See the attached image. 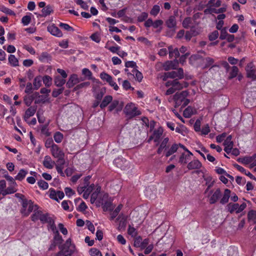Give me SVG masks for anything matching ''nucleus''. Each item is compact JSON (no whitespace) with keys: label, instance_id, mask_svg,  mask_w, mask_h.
I'll use <instances>...</instances> for the list:
<instances>
[{"label":"nucleus","instance_id":"f257e3e1","mask_svg":"<svg viewBox=\"0 0 256 256\" xmlns=\"http://www.w3.org/2000/svg\"><path fill=\"white\" fill-rule=\"evenodd\" d=\"M22 205L20 212L24 216H28L31 212H35L38 209V206L36 204H34L32 200L26 199L22 200Z\"/></svg>","mask_w":256,"mask_h":256},{"label":"nucleus","instance_id":"f03ea898","mask_svg":"<svg viewBox=\"0 0 256 256\" xmlns=\"http://www.w3.org/2000/svg\"><path fill=\"white\" fill-rule=\"evenodd\" d=\"M166 87L170 86L166 92V95L172 94L176 90H181L186 86L184 84L180 83L177 79L168 81L166 83Z\"/></svg>","mask_w":256,"mask_h":256},{"label":"nucleus","instance_id":"7ed1b4c3","mask_svg":"<svg viewBox=\"0 0 256 256\" xmlns=\"http://www.w3.org/2000/svg\"><path fill=\"white\" fill-rule=\"evenodd\" d=\"M31 219L33 222L40 220L42 223L51 222V218L48 216V214H44L42 212L37 209L31 216Z\"/></svg>","mask_w":256,"mask_h":256},{"label":"nucleus","instance_id":"20e7f679","mask_svg":"<svg viewBox=\"0 0 256 256\" xmlns=\"http://www.w3.org/2000/svg\"><path fill=\"white\" fill-rule=\"evenodd\" d=\"M124 112L130 118H133L141 114L140 112L133 103L127 104L124 108Z\"/></svg>","mask_w":256,"mask_h":256},{"label":"nucleus","instance_id":"39448f33","mask_svg":"<svg viewBox=\"0 0 256 256\" xmlns=\"http://www.w3.org/2000/svg\"><path fill=\"white\" fill-rule=\"evenodd\" d=\"M238 160L244 165L250 164V168H252L256 166V154H254L252 156H246L239 158Z\"/></svg>","mask_w":256,"mask_h":256},{"label":"nucleus","instance_id":"423d86ee","mask_svg":"<svg viewBox=\"0 0 256 256\" xmlns=\"http://www.w3.org/2000/svg\"><path fill=\"white\" fill-rule=\"evenodd\" d=\"M246 206V204L244 202H243L240 205L238 203H230L228 205V209L230 212L231 214L233 213L234 212H236V214H238L244 210Z\"/></svg>","mask_w":256,"mask_h":256},{"label":"nucleus","instance_id":"0eeeda50","mask_svg":"<svg viewBox=\"0 0 256 256\" xmlns=\"http://www.w3.org/2000/svg\"><path fill=\"white\" fill-rule=\"evenodd\" d=\"M183 70L180 68L178 71H172L165 72L163 80H166L168 78H182L183 77Z\"/></svg>","mask_w":256,"mask_h":256},{"label":"nucleus","instance_id":"6e6552de","mask_svg":"<svg viewBox=\"0 0 256 256\" xmlns=\"http://www.w3.org/2000/svg\"><path fill=\"white\" fill-rule=\"evenodd\" d=\"M188 93L186 91H183L180 93H176L174 96V100L175 102V106L177 107L182 105L184 98L187 96Z\"/></svg>","mask_w":256,"mask_h":256},{"label":"nucleus","instance_id":"1a4fd4ad","mask_svg":"<svg viewBox=\"0 0 256 256\" xmlns=\"http://www.w3.org/2000/svg\"><path fill=\"white\" fill-rule=\"evenodd\" d=\"M51 152L52 156L55 158H58L59 161H60L64 156L62 151L56 144H52Z\"/></svg>","mask_w":256,"mask_h":256},{"label":"nucleus","instance_id":"9d476101","mask_svg":"<svg viewBox=\"0 0 256 256\" xmlns=\"http://www.w3.org/2000/svg\"><path fill=\"white\" fill-rule=\"evenodd\" d=\"M66 253L69 256L72 254L75 251V246L72 243L70 238H68L66 240L65 244L63 246H62Z\"/></svg>","mask_w":256,"mask_h":256},{"label":"nucleus","instance_id":"9b49d317","mask_svg":"<svg viewBox=\"0 0 256 256\" xmlns=\"http://www.w3.org/2000/svg\"><path fill=\"white\" fill-rule=\"evenodd\" d=\"M49 196L50 198L58 202V200H62L64 197V193L62 191H56L54 188L49 190Z\"/></svg>","mask_w":256,"mask_h":256},{"label":"nucleus","instance_id":"f8f14e48","mask_svg":"<svg viewBox=\"0 0 256 256\" xmlns=\"http://www.w3.org/2000/svg\"><path fill=\"white\" fill-rule=\"evenodd\" d=\"M6 182L5 180H0V194L3 196L6 195L8 194H12L16 192V190L14 188H6Z\"/></svg>","mask_w":256,"mask_h":256},{"label":"nucleus","instance_id":"ddd939ff","mask_svg":"<svg viewBox=\"0 0 256 256\" xmlns=\"http://www.w3.org/2000/svg\"><path fill=\"white\" fill-rule=\"evenodd\" d=\"M47 30L48 32L54 36L58 38L62 36V33L61 30L54 24L49 25L47 28Z\"/></svg>","mask_w":256,"mask_h":256},{"label":"nucleus","instance_id":"4468645a","mask_svg":"<svg viewBox=\"0 0 256 256\" xmlns=\"http://www.w3.org/2000/svg\"><path fill=\"white\" fill-rule=\"evenodd\" d=\"M246 70L248 78H251L253 80L256 79V71L252 64H248L246 67Z\"/></svg>","mask_w":256,"mask_h":256},{"label":"nucleus","instance_id":"2eb2a0df","mask_svg":"<svg viewBox=\"0 0 256 256\" xmlns=\"http://www.w3.org/2000/svg\"><path fill=\"white\" fill-rule=\"evenodd\" d=\"M232 137L231 136H228L224 140V150L228 154H229L233 148L234 143L232 140Z\"/></svg>","mask_w":256,"mask_h":256},{"label":"nucleus","instance_id":"dca6fc26","mask_svg":"<svg viewBox=\"0 0 256 256\" xmlns=\"http://www.w3.org/2000/svg\"><path fill=\"white\" fill-rule=\"evenodd\" d=\"M193 156L192 152L182 153L179 158V162L181 164H188V162L191 160V157Z\"/></svg>","mask_w":256,"mask_h":256},{"label":"nucleus","instance_id":"f3484780","mask_svg":"<svg viewBox=\"0 0 256 256\" xmlns=\"http://www.w3.org/2000/svg\"><path fill=\"white\" fill-rule=\"evenodd\" d=\"M202 166V163L197 159H194L188 164L187 168L189 170L200 169Z\"/></svg>","mask_w":256,"mask_h":256},{"label":"nucleus","instance_id":"a211bd4d","mask_svg":"<svg viewBox=\"0 0 256 256\" xmlns=\"http://www.w3.org/2000/svg\"><path fill=\"white\" fill-rule=\"evenodd\" d=\"M222 195L221 192L220 188H217L215 191L212 192V196L210 197L209 202L210 204L216 203L220 198Z\"/></svg>","mask_w":256,"mask_h":256},{"label":"nucleus","instance_id":"6ab92c4d","mask_svg":"<svg viewBox=\"0 0 256 256\" xmlns=\"http://www.w3.org/2000/svg\"><path fill=\"white\" fill-rule=\"evenodd\" d=\"M42 164L46 168L52 169L55 165V162L52 160L49 156H46L44 158Z\"/></svg>","mask_w":256,"mask_h":256},{"label":"nucleus","instance_id":"aec40b11","mask_svg":"<svg viewBox=\"0 0 256 256\" xmlns=\"http://www.w3.org/2000/svg\"><path fill=\"white\" fill-rule=\"evenodd\" d=\"M80 82L78 76L76 74H73L70 76L68 81L66 82V86L68 88L73 87L75 84L78 83Z\"/></svg>","mask_w":256,"mask_h":256},{"label":"nucleus","instance_id":"412c9836","mask_svg":"<svg viewBox=\"0 0 256 256\" xmlns=\"http://www.w3.org/2000/svg\"><path fill=\"white\" fill-rule=\"evenodd\" d=\"M169 56L170 58H174L176 60L180 56V52L178 48H174L172 46H170L168 47Z\"/></svg>","mask_w":256,"mask_h":256},{"label":"nucleus","instance_id":"4be33fe9","mask_svg":"<svg viewBox=\"0 0 256 256\" xmlns=\"http://www.w3.org/2000/svg\"><path fill=\"white\" fill-rule=\"evenodd\" d=\"M178 148V144H172L170 147L168 148H166V152L165 153V156L166 157H168L172 155L173 154L176 152Z\"/></svg>","mask_w":256,"mask_h":256},{"label":"nucleus","instance_id":"5701e85b","mask_svg":"<svg viewBox=\"0 0 256 256\" xmlns=\"http://www.w3.org/2000/svg\"><path fill=\"white\" fill-rule=\"evenodd\" d=\"M166 26L170 28H172L173 30H175L176 22V18L174 16H170L166 22Z\"/></svg>","mask_w":256,"mask_h":256},{"label":"nucleus","instance_id":"b1692460","mask_svg":"<svg viewBox=\"0 0 256 256\" xmlns=\"http://www.w3.org/2000/svg\"><path fill=\"white\" fill-rule=\"evenodd\" d=\"M230 194L231 191L228 188L225 189L222 198L220 200V203L222 204L227 203L230 196Z\"/></svg>","mask_w":256,"mask_h":256},{"label":"nucleus","instance_id":"393cba45","mask_svg":"<svg viewBox=\"0 0 256 256\" xmlns=\"http://www.w3.org/2000/svg\"><path fill=\"white\" fill-rule=\"evenodd\" d=\"M112 100V96L110 95L106 96L102 99L100 104V108L102 109L105 108L107 106Z\"/></svg>","mask_w":256,"mask_h":256},{"label":"nucleus","instance_id":"a878e982","mask_svg":"<svg viewBox=\"0 0 256 256\" xmlns=\"http://www.w3.org/2000/svg\"><path fill=\"white\" fill-rule=\"evenodd\" d=\"M168 141L169 138H166L162 140L157 150L158 154H160L163 150H164L165 152H166V148H168L167 146V144H168Z\"/></svg>","mask_w":256,"mask_h":256},{"label":"nucleus","instance_id":"bb28decb","mask_svg":"<svg viewBox=\"0 0 256 256\" xmlns=\"http://www.w3.org/2000/svg\"><path fill=\"white\" fill-rule=\"evenodd\" d=\"M178 64V60H177L174 61H168L164 64V69L166 70H168L170 69H175Z\"/></svg>","mask_w":256,"mask_h":256},{"label":"nucleus","instance_id":"cd10ccee","mask_svg":"<svg viewBox=\"0 0 256 256\" xmlns=\"http://www.w3.org/2000/svg\"><path fill=\"white\" fill-rule=\"evenodd\" d=\"M38 58L42 62H48L51 60L50 56L46 52H42Z\"/></svg>","mask_w":256,"mask_h":256},{"label":"nucleus","instance_id":"c85d7f7f","mask_svg":"<svg viewBox=\"0 0 256 256\" xmlns=\"http://www.w3.org/2000/svg\"><path fill=\"white\" fill-rule=\"evenodd\" d=\"M36 112V108L35 106L30 107L25 112L24 118L28 119L30 117L33 116Z\"/></svg>","mask_w":256,"mask_h":256},{"label":"nucleus","instance_id":"c756f323","mask_svg":"<svg viewBox=\"0 0 256 256\" xmlns=\"http://www.w3.org/2000/svg\"><path fill=\"white\" fill-rule=\"evenodd\" d=\"M28 174V171L24 169H21L15 177V180L22 181L26 177V175Z\"/></svg>","mask_w":256,"mask_h":256},{"label":"nucleus","instance_id":"7c9ffc66","mask_svg":"<svg viewBox=\"0 0 256 256\" xmlns=\"http://www.w3.org/2000/svg\"><path fill=\"white\" fill-rule=\"evenodd\" d=\"M162 132L163 130L162 128H158L154 132L152 136V138L154 139L155 142H156L160 139L162 134Z\"/></svg>","mask_w":256,"mask_h":256},{"label":"nucleus","instance_id":"2f4dec72","mask_svg":"<svg viewBox=\"0 0 256 256\" xmlns=\"http://www.w3.org/2000/svg\"><path fill=\"white\" fill-rule=\"evenodd\" d=\"M10 64L12 66H18V60L14 55L10 54L8 58Z\"/></svg>","mask_w":256,"mask_h":256},{"label":"nucleus","instance_id":"473e14b6","mask_svg":"<svg viewBox=\"0 0 256 256\" xmlns=\"http://www.w3.org/2000/svg\"><path fill=\"white\" fill-rule=\"evenodd\" d=\"M94 184H92L89 186H88L85 189L84 192L83 194V198L84 199H88L89 197L90 194L94 189Z\"/></svg>","mask_w":256,"mask_h":256},{"label":"nucleus","instance_id":"72a5a7b5","mask_svg":"<svg viewBox=\"0 0 256 256\" xmlns=\"http://www.w3.org/2000/svg\"><path fill=\"white\" fill-rule=\"evenodd\" d=\"M42 78L40 76H36L34 80V89L38 90L42 86Z\"/></svg>","mask_w":256,"mask_h":256},{"label":"nucleus","instance_id":"f704fd0d","mask_svg":"<svg viewBox=\"0 0 256 256\" xmlns=\"http://www.w3.org/2000/svg\"><path fill=\"white\" fill-rule=\"evenodd\" d=\"M198 34V32H194L193 28H191L190 31L186 32L184 37L186 40H190L192 36H196Z\"/></svg>","mask_w":256,"mask_h":256},{"label":"nucleus","instance_id":"c9c22d12","mask_svg":"<svg viewBox=\"0 0 256 256\" xmlns=\"http://www.w3.org/2000/svg\"><path fill=\"white\" fill-rule=\"evenodd\" d=\"M122 208V204H120L110 214V220H113L118 214L119 212L121 210Z\"/></svg>","mask_w":256,"mask_h":256},{"label":"nucleus","instance_id":"e433bc0d","mask_svg":"<svg viewBox=\"0 0 256 256\" xmlns=\"http://www.w3.org/2000/svg\"><path fill=\"white\" fill-rule=\"evenodd\" d=\"M66 83V80L60 76H56L54 78V84L57 86H62Z\"/></svg>","mask_w":256,"mask_h":256},{"label":"nucleus","instance_id":"4c0bfd02","mask_svg":"<svg viewBox=\"0 0 256 256\" xmlns=\"http://www.w3.org/2000/svg\"><path fill=\"white\" fill-rule=\"evenodd\" d=\"M175 130L176 132L180 134L183 136H185L187 132L186 127L182 124H180L178 127H176Z\"/></svg>","mask_w":256,"mask_h":256},{"label":"nucleus","instance_id":"58836bf2","mask_svg":"<svg viewBox=\"0 0 256 256\" xmlns=\"http://www.w3.org/2000/svg\"><path fill=\"white\" fill-rule=\"evenodd\" d=\"M52 12H53L52 8L50 6H47L42 10V15L44 16L50 15Z\"/></svg>","mask_w":256,"mask_h":256},{"label":"nucleus","instance_id":"ea45409f","mask_svg":"<svg viewBox=\"0 0 256 256\" xmlns=\"http://www.w3.org/2000/svg\"><path fill=\"white\" fill-rule=\"evenodd\" d=\"M54 138L56 143H60L64 138V136L60 132H57L54 134Z\"/></svg>","mask_w":256,"mask_h":256},{"label":"nucleus","instance_id":"a19ab883","mask_svg":"<svg viewBox=\"0 0 256 256\" xmlns=\"http://www.w3.org/2000/svg\"><path fill=\"white\" fill-rule=\"evenodd\" d=\"M228 256H239L237 248L230 247L228 250Z\"/></svg>","mask_w":256,"mask_h":256},{"label":"nucleus","instance_id":"79ce46f5","mask_svg":"<svg viewBox=\"0 0 256 256\" xmlns=\"http://www.w3.org/2000/svg\"><path fill=\"white\" fill-rule=\"evenodd\" d=\"M133 76L135 75L136 78L139 82H141L143 78V76L142 74L138 70L136 69H133L132 70Z\"/></svg>","mask_w":256,"mask_h":256},{"label":"nucleus","instance_id":"37998d69","mask_svg":"<svg viewBox=\"0 0 256 256\" xmlns=\"http://www.w3.org/2000/svg\"><path fill=\"white\" fill-rule=\"evenodd\" d=\"M126 162V161L122 158H117L114 159V164H115L117 167L120 168L121 169L123 168V166L122 164L123 162Z\"/></svg>","mask_w":256,"mask_h":256},{"label":"nucleus","instance_id":"c03bdc74","mask_svg":"<svg viewBox=\"0 0 256 256\" xmlns=\"http://www.w3.org/2000/svg\"><path fill=\"white\" fill-rule=\"evenodd\" d=\"M100 78L108 82L112 78L111 76L105 72H102L100 74Z\"/></svg>","mask_w":256,"mask_h":256},{"label":"nucleus","instance_id":"a18cd8bd","mask_svg":"<svg viewBox=\"0 0 256 256\" xmlns=\"http://www.w3.org/2000/svg\"><path fill=\"white\" fill-rule=\"evenodd\" d=\"M227 9V5L226 4H223L222 6L218 10L215 8H212L210 10L212 12H214L216 14H220L226 12Z\"/></svg>","mask_w":256,"mask_h":256},{"label":"nucleus","instance_id":"49530a36","mask_svg":"<svg viewBox=\"0 0 256 256\" xmlns=\"http://www.w3.org/2000/svg\"><path fill=\"white\" fill-rule=\"evenodd\" d=\"M192 114H193L192 108L190 106H188L184 111V116L185 118H190Z\"/></svg>","mask_w":256,"mask_h":256},{"label":"nucleus","instance_id":"de8ad7c7","mask_svg":"<svg viewBox=\"0 0 256 256\" xmlns=\"http://www.w3.org/2000/svg\"><path fill=\"white\" fill-rule=\"evenodd\" d=\"M64 164V160H62V164H58L56 166V169L58 172L62 176H64V173L63 172V165Z\"/></svg>","mask_w":256,"mask_h":256},{"label":"nucleus","instance_id":"09e8293b","mask_svg":"<svg viewBox=\"0 0 256 256\" xmlns=\"http://www.w3.org/2000/svg\"><path fill=\"white\" fill-rule=\"evenodd\" d=\"M75 2L77 4L79 5L82 9L85 10H88V5L83 0H75Z\"/></svg>","mask_w":256,"mask_h":256},{"label":"nucleus","instance_id":"8fccbe9b","mask_svg":"<svg viewBox=\"0 0 256 256\" xmlns=\"http://www.w3.org/2000/svg\"><path fill=\"white\" fill-rule=\"evenodd\" d=\"M59 26L62 29L68 31V32H73L74 30V29L73 28L69 26L67 24H64L62 22H60L59 24Z\"/></svg>","mask_w":256,"mask_h":256},{"label":"nucleus","instance_id":"3c124183","mask_svg":"<svg viewBox=\"0 0 256 256\" xmlns=\"http://www.w3.org/2000/svg\"><path fill=\"white\" fill-rule=\"evenodd\" d=\"M102 208L104 211H108L112 210L114 208L111 202H106L102 204Z\"/></svg>","mask_w":256,"mask_h":256},{"label":"nucleus","instance_id":"603ef678","mask_svg":"<svg viewBox=\"0 0 256 256\" xmlns=\"http://www.w3.org/2000/svg\"><path fill=\"white\" fill-rule=\"evenodd\" d=\"M160 11V6L158 5H154L150 12V14L154 16H156Z\"/></svg>","mask_w":256,"mask_h":256},{"label":"nucleus","instance_id":"864d4df0","mask_svg":"<svg viewBox=\"0 0 256 256\" xmlns=\"http://www.w3.org/2000/svg\"><path fill=\"white\" fill-rule=\"evenodd\" d=\"M42 80L46 86H50L52 84V78L48 76H45L43 78Z\"/></svg>","mask_w":256,"mask_h":256},{"label":"nucleus","instance_id":"5fc2aeb1","mask_svg":"<svg viewBox=\"0 0 256 256\" xmlns=\"http://www.w3.org/2000/svg\"><path fill=\"white\" fill-rule=\"evenodd\" d=\"M0 10L7 14L12 15V16H15V14H16L14 12L13 10H11L10 9L8 8H7L5 6H2L0 8Z\"/></svg>","mask_w":256,"mask_h":256},{"label":"nucleus","instance_id":"6e6d98bb","mask_svg":"<svg viewBox=\"0 0 256 256\" xmlns=\"http://www.w3.org/2000/svg\"><path fill=\"white\" fill-rule=\"evenodd\" d=\"M248 218L254 223H256V212L254 210L250 212L248 214Z\"/></svg>","mask_w":256,"mask_h":256},{"label":"nucleus","instance_id":"4d7b16f0","mask_svg":"<svg viewBox=\"0 0 256 256\" xmlns=\"http://www.w3.org/2000/svg\"><path fill=\"white\" fill-rule=\"evenodd\" d=\"M38 186L44 190H46L48 187V184L43 180H40L38 181Z\"/></svg>","mask_w":256,"mask_h":256},{"label":"nucleus","instance_id":"13d9d810","mask_svg":"<svg viewBox=\"0 0 256 256\" xmlns=\"http://www.w3.org/2000/svg\"><path fill=\"white\" fill-rule=\"evenodd\" d=\"M119 104V102L118 100H112L110 102V105L108 106V110L110 111L113 110L115 108L117 107L118 104Z\"/></svg>","mask_w":256,"mask_h":256},{"label":"nucleus","instance_id":"bf43d9fd","mask_svg":"<svg viewBox=\"0 0 256 256\" xmlns=\"http://www.w3.org/2000/svg\"><path fill=\"white\" fill-rule=\"evenodd\" d=\"M105 48H106L108 50H110L114 54L116 53L117 54H118V51L120 49V47L118 46L108 47V44H106V45L105 46Z\"/></svg>","mask_w":256,"mask_h":256},{"label":"nucleus","instance_id":"052dcab7","mask_svg":"<svg viewBox=\"0 0 256 256\" xmlns=\"http://www.w3.org/2000/svg\"><path fill=\"white\" fill-rule=\"evenodd\" d=\"M238 69L236 66L232 67V71L230 73V78H235L238 74Z\"/></svg>","mask_w":256,"mask_h":256},{"label":"nucleus","instance_id":"680f3d73","mask_svg":"<svg viewBox=\"0 0 256 256\" xmlns=\"http://www.w3.org/2000/svg\"><path fill=\"white\" fill-rule=\"evenodd\" d=\"M31 20V18L30 16H25L22 18V22L24 26L28 25Z\"/></svg>","mask_w":256,"mask_h":256},{"label":"nucleus","instance_id":"e2e57ef3","mask_svg":"<svg viewBox=\"0 0 256 256\" xmlns=\"http://www.w3.org/2000/svg\"><path fill=\"white\" fill-rule=\"evenodd\" d=\"M210 132V128L208 124L204 125L200 130L201 134L202 135H206Z\"/></svg>","mask_w":256,"mask_h":256},{"label":"nucleus","instance_id":"0e129e2a","mask_svg":"<svg viewBox=\"0 0 256 256\" xmlns=\"http://www.w3.org/2000/svg\"><path fill=\"white\" fill-rule=\"evenodd\" d=\"M82 73L84 75L88 77V78L90 80L92 79V73L88 68H83L82 70Z\"/></svg>","mask_w":256,"mask_h":256},{"label":"nucleus","instance_id":"69168bd1","mask_svg":"<svg viewBox=\"0 0 256 256\" xmlns=\"http://www.w3.org/2000/svg\"><path fill=\"white\" fill-rule=\"evenodd\" d=\"M90 254L92 256H102V254L100 250L96 248H92L90 251Z\"/></svg>","mask_w":256,"mask_h":256},{"label":"nucleus","instance_id":"338daca9","mask_svg":"<svg viewBox=\"0 0 256 256\" xmlns=\"http://www.w3.org/2000/svg\"><path fill=\"white\" fill-rule=\"evenodd\" d=\"M218 32L217 30L214 31L210 34L209 40L211 41L216 40L218 38Z\"/></svg>","mask_w":256,"mask_h":256},{"label":"nucleus","instance_id":"774afa93","mask_svg":"<svg viewBox=\"0 0 256 256\" xmlns=\"http://www.w3.org/2000/svg\"><path fill=\"white\" fill-rule=\"evenodd\" d=\"M86 224L88 228L92 233L94 234L95 228L94 224L89 220H86Z\"/></svg>","mask_w":256,"mask_h":256}]
</instances>
